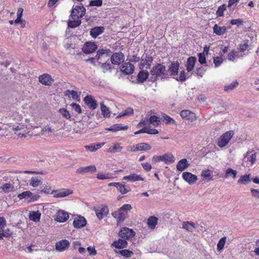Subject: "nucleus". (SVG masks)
Listing matches in <instances>:
<instances>
[{
	"instance_id": "obj_1",
	"label": "nucleus",
	"mask_w": 259,
	"mask_h": 259,
	"mask_svg": "<svg viewBox=\"0 0 259 259\" xmlns=\"http://www.w3.org/2000/svg\"><path fill=\"white\" fill-rule=\"evenodd\" d=\"M150 72L152 76L151 78L153 80H156L159 77L161 79L168 78V75L166 72L165 66L161 64H157L153 66Z\"/></svg>"
},
{
	"instance_id": "obj_2",
	"label": "nucleus",
	"mask_w": 259,
	"mask_h": 259,
	"mask_svg": "<svg viewBox=\"0 0 259 259\" xmlns=\"http://www.w3.org/2000/svg\"><path fill=\"white\" fill-rule=\"evenodd\" d=\"M152 160L154 163L163 161L166 164H169L175 162V158L171 153H167L162 156H154Z\"/></svg>"
},
{
	"instance_id": "obj_3",
	"label": "nucleus",
	"mask_w": 259,
	"mask_h": 259,
	"mask_svg": "<svg viewBox=\"0 0 259 259\" xmlns=\"http://www.w3.org/2000/svg\"><path fill=\"white\" fill-rule=\"evenodd\" d=\"M234 134L233 131H229L223 134L219 139L218 146L220 148L225 147Z\"/></svg>"
},
{
	"instance_id": "obj_4",
	"label": "nucleus",
	"mask_w": 259,
	"mask_h": 259,
	"mask_svg": "<svg viewBox=\"0 0 259 259\" xmlns=\"http://www.w3.org/2000/svg\"><path fill=\"white\" fill-rule=\"evenodd\" d=\"M85 14V9L83 6H76L73 8L71 17L72 19H78L82 18Z\"/></svg>"
},
{
	"instance_id": "obj_5",
	"label": "nucleus",
	"mask_w": 259,
	"mask_h": 259,
	"mask_svg": "<svg viewBox=\"0 0 259 259\" xmlns=\"http://www.w3.org/2000/svg\"><path fill=\"white\" fill-rule=\"evenodd\" d=\"M153 61V57L150 55L146 54L145 57H142L140 63V68L141 69H145L146 70L149 69L151 67V64Z\"/></svg>"
},
{
	"instance_id": "obj_6",
	"label": "nucleus",
	"mask_w": 259,
	"mask_h": 259,
	"mask_svg": "<svg viewBox=\"0 0 259 259\" xmlns=\"http://www.w3.org/2000/svg\"><path fill=\"white\" fill-rule=\"evenodd\" d=\"M135 235V233L132 229L126 227L123 228L119 232V236L126 240L133 238Z\"/></svg>"
},
{
	"instance_id": "obj_7",
	"label": "nucleus",
	"mask_w": 259,
	"mask_h": 259,
	"mask_svg": "<svg viewBox=\"0 0 259 259\" xmlns=\"http://www.w3.org/2000/svg\"><path fill=\"white\" fill-rule=\"evenodd\" d=\"M98 47L94 42L88 41L85 42L82 48V50L84 53L91 54L96 51Z\"/></svg>"
},
{
	"instance_id": "obj_8",
	"label": "nucleus",
	"mask_w": 259,
	"mask_h": 259,
	"mask_svg": "<svg viewBox=\"0 0 259 259\" xmlns=\"http://www.w3.org/2000/svg\"><path fill=\"white\" fill-rule=\"evenodd\" d=\"M124 56L121 52L114 53L111 57V62L114 65H119L123 62Z\"/></svg>"
},
{
	"instance_id": "obj_9",
	"label": "nucleus",
	"mask_w": 259,
	"mask_h": 259,
	"mask_svg": "<svg viewBox=\"0 0 259 259\" xmlns=\"http://www.w3.org/2000/svg\"><path fill=\"white\" fill-rule=\"evenodd\" d=\"M97 170L96 167L95 165H91L87 166H83L78 167L76 172L78 174L84 175L87 173H94Z\"/></svg>"
},
{
	"instance_id": "obj_10",
	"label": "nucleus",
	"mask_w": 259,
	"mask_h": 259,
	"mask_svg": "<svg viewBox=\"0 0 259 259\" xmlns=\"http://www.w3.org/2000/svg\"><path fill=\"white\" fill-rule=\"evenodd\" d=\"M183 179L189 185H193L197 181V177L190 172H184L182 174Z\"/></svg>"
},
{
	"instance_id": "obj_11",
	"label": "nucleus",
	"mask_w": 259,
	"mask_h": 259,
	"mask_svg": "<svg viewBox=\"0 0 259 259\" xmlns=\"http://www.w3.org/2000/svg\"><path fill=\"white\" fill-rule=\"evenodd\" d=\"M39 81L44 85L50 86L54 81L51 76L48 74L44 73L38 77Z\"/></svg>"
},
{
	"instance_id": "obj_12",
	"label": "nucleus",
	"mask_w": 259,
	"mask_h": 259,
	"mask_svg": "<svg viewBox=\"0 0 259 259\" xmlns=\"http://www.w3.org/2000/svg\"><path fill=\"white\" fill-rule=\"evenodd\" d=\"M111 214L113 217L116 219L117 223L118 224L125 220L127 213L125 211H120V208H119L118 210L112 212Z\"/></svg>"
},
{
	"instance_id": "obj_13",
	"label": "nucleus",
	"mask_w": 259,
	"mask_h": 259,
	"mask_svg": "<svg viewBox=\"0 0 259 259\" xmlns=\"http://www.w3.org/2000/svg\"><path fill=\"white\" fill-rule=\"evenodd\" d=\"M134 69V65L130 62L124 63L120 68L121 71L126 75L133 73Z\"/></svg>"
},
{
	"instance_id": "obj_14",
	"label": "nucleus",
	"mask_w": 259,
	"mask_h": 259,
	"mask_svg": "<svg viewBox=\"0 0 259 259\" xmlns=\"http://www.w3.org/2000/svg\"><path fill=\"white\" fill-rule=\"evenodd\" d=\"M87 224L85 219L81 216L76 217L73 222L74 228L78 229L84 227Z\"/></svg>"
},
{
	"instance_id": "obj_15",
	"label": "nucleus",
	"mask_w": 259,
	"mask_h": 259,
	"mask_svg": "<svg viewBox=\"0 0 259 259\" xmlns=\"http://www.w3.org/2000/svg\"><path fill=\"white\" fill-rule=\"evenodd\" d=\"M85 104L89 108L94 110L97 107V104L95 100L91 95H87L83 99Z\"/></svg>"
},
{
	"instance_id": "obj_16",
	"label": "nucleus",
	"mask_w": 259,
	"mask_h": 259,
	"mask_svg": "<svg viewBox=\"0 0 259 259\" xmlns=\"http://www.w3.org/2000/svg\"><path fill=\"white\" fill-rule=\"evenodd\" d=\"M95 212L97 218L101 220L108 213V208L106 206L98 207L95 209Z\"/></svg>"
},
{
	"instance_id": "obj_17",
	"label": "nucleus",
	"mask_w": 259,
	"mask_h": 259,
	"mask_svg": "<svg viewBox=\"0 0 259 259\" xmlns=\"http://www.w3.org/2000/svg\"><path fill=\"white\" fill-rule=\"evenodd\" d=\"M180 116L182 118L186 119L191 121L195 120L196 118L195 114L188 110H182L180 112Z\"/></svg>"
},
{
	"instance_id": "obj_18",
	"label": "nucleus",
	"mask_w": 259,
	"mask_h": 259,
	"mask_svg": "<svg viewBox=\"0 0 259 259\" xmlns=\"http://www.w3.org/2000/svg\"><path fill=\"white\" fill-rule=\"evenodd\" d=\"M73 191L68 189H64L61 191H53L51 193L54 194V197L55 198L64 197L72 194Z\"/></svg>"
},
{
	"instance_id": "obj_19",
	"label": "nucleus",
	"mask_w": 259,
	"mask_h": 259,
	"mask_svg": "<svg viewBox=\"0 0 259 259\" xmlns=\"http://www.w3.org/2000/svg\"><path fill=\"white\" fill-rule=\"evenodd\" d=\"M69 218V215L67 212L64 210H59L57 212L55 220L58 222L63 223Z\"/></svg>"
},
{
	"instance_id": "obj_20",
	"label": "nucleus",
	"mask_w": 259,
	"mask_h": 259,
	"mask_svg": "<svg viewBox=\"0 0 259 259\" xmlns=\"http://www.w3.org/2000/svg\"><path fill=\"white\" fill-rule=\"evenodd\" d=\"M179 66L180 64L178 62H171L168 68V71L170 75L175 77L178 75Z\"/></svg>"
},
{
	"instance_id": "obj_21",
	"label": "nucleus",
	"mask_w": 259,
	"mask_h": 259,
	"mask_svg": "<svg viewBox=\"0 0 259 259\" xmlns=\"http://www.w3.org/2000/svg\"><path fill=\"white\" fill-rule=\"evenodd\" d=\"M190 165L188 160L186 158L181 159L178 162L176 165L177 170L183 171L187 168Z\"/></svg>"
},
{
	"instance_id": "obj_22",
	"label": "nucleus",
	"mask_w": 259,
	"mask_h": 259,
	"mask_svg": "<svg viewBox=\"0 0 259 259\" xmlns=\"http://www.w3.org/2000/svg\"><path fill=\"white\" fill-rule=\"evenodd\" d=\"M69 246V242L66 239H64L56 243V249L59 251H63L68 248Z\"/></svg>"
},
{
	"instance_id": "obj_23",
	"label": "nucleus",
	"mask_w": 259,
	"mask_h": 259,
	"mask_svg": "<svg viewBox=\"0 0 259 259\" xmlns=\"http://www.w3.org/2000/svg\"><path fill=\"white\" fill-rule=\"evenodd\" d=\"M105 30L103 26H96L91 29L90 35L93 38H96L98 35L102 34Z\"/></svg>"
},
{
	"instance_id": "obj_24",
	"label": "nucleus",
	"mask_w": 259,
	"mask_h": 259,
	"mask_svg": "<svg viewBox=\"0 0 259 259\" xmlns=\"http://www.w3.org/2000/svg\"><path fill=\"white\" fill-rule=\"evenodd\" d=\"M111 246L117 248H123L127 247V242L124 239H119L117 240L114 241L112 243Z\"/></svg>"
},
{
	"instance_id": "obj_25",
	"label": "nucleus",
	"mask_w": 259,
	"mask_h": 259,
	"mask_svg": "<svg viewBox=\"0 0 259 259\" xmlns=\"http://www.w3.org/2000/svg\"><path fill=\"white\" fill-rule=\"evenodd\" d=\"M196 61L197 59L195 57H190L188 58L186 64V69L188 72L191 71L194 69Z\"/></svg>"
},
{
	"instance_id": "obj_26",
	"label": "nucleus",
	"mask_w": 259,
	"mask_h": 259,
	"mask_svg": "<svg viewBox=\"0 0 259 259\" xmlns=\"http://www.w3.org/2000/svg\"><path fill=\"white\" fill-rule=\"evenodd\" d=\"M123 149V147L121 146V144L119 143H113V145L110 146L108 149L107 152L109 153H117L120 152Z\"/></svg>"
},
{
	"instance_id": "obj_27",
	"label": "nucleus",
	"mask_w": 259,
	"mask_h": 259,
	"mask_svg": "<svg viewBox=\"0 0 259 259\" xmlns=\"http://www.w3.org/2000/svg\"><path fill=\"white\" fill-rule=\"evenodd\" d=\"M149 73L146 70L141 69L137 76V80L138 82L143 83L148 77Z\"/></svg>"
},
{
	"instance_id": "obj_28",
	"label": "nucleus",
	"mask_w": 259,
	"mask_h": 259,
	"mask_svg": "<svg viewBox=\"0 0 259 259\" xmlns=\"http://www.w3.org/2000/svg\"><path fill=\"white\" fill-rule=\"evenodd\" d=\"M127 128V125L122 126L121 124H115L111 125L110 127L107 128L106 130L115 132L120 130H126Z\"/></svg>"
},
{
	"instance_id": "obj_29",
	"label": "nucleus",
	"mask_w": 259,
	"mask_h": 259,
	"mask_svg": "<svg viewBox=\"0 0 259 259\" xmlns=\"http://www.w3.org/2000/svg\"><path fill=\"white\" fill-rule=\"evenodd\" d=\"M247 161L250 163V165H253L256 160V154L254 151H248L245 155Z\"/></svg>"
},
{
	"instance_id": "obj_30",
	"label": "nucleus",
	"mask_w": 259,
	"mask_h": 259,
	"mask_svg": "<svg viewBox=\"0 0 259 259\" xmlns=\"http://www.w3.org/2000/svg\"><path fill=\"white\" fill-rule=\"evenodd\" d=\"M65 95L66 96H68L69 98H71L76 101H80V99L79 95H78L77 92L75 91H70L68 90L65 92Z\"/></svg>"
},
{
	"instance_id": "obj_31",
	"label": "nucleus",
	"mask_w": 259,
	"mask_h": 259,
	"mask_svg": "<svg viewBox=\"0 0 259 259\" xmlns=\"http://www.w3.org/2000/svg\"><path fill=\"white\" fill-rule=\"evenodd\" d=\"M123 180H128L130 182H136L139 181H144V179L140 175L137 174H132L129 176H124L123 178Z\"/></svg>"
},
{
	"instance_id": "obj_32",
	"label": "nucleus",
	"mask_w": 259,
	"mask_h": 259,
	"mask_svg": "<svg viewBox=\"0 0 259 259\" xmlns=\"http://www.w3.org/2000/svg\"><path fill=\"white\" fill-rule=\"evenodd\" d=\"M14 186L13 184L8 183L3 184L1 187L0 189L1 190V192L9 193L12 192L14 190Z\"/></svg>"
},
{
	"instance_id": "obj_33",
	"label": "nucleus",
	"mask_w": 259,
	"mask_h": 259,
	"mask_svg": "<svg viewBox=\"0 0 259 259\" xmlns=\"http://www.w3.org/2000/svg\"><path fill=\"white\" fill-rule=\"evenodd\" d=\"M213 32L218 35L224 34L227 31V29L226 26H219L217 24H215L213 27Z\"/></svg>"
},
{
	"instance_id": "obj_34",
	"label": "nucleus",
	"mask_w": 259,
	"mask_h": 259,
	"mask_svg": "<svg viewBox=\"0 0 259 259\" xmlns=\"http://www.w3.org/2000/svg\"><path fill=\"white\" fill-rule=\"evenodd\" d=\"M182 228L189 232H193L196 228L195 224L190 222H185L183 223Z\"/></svg>"
},
{
	"instance_id": "obj_35",
	"label": "nucleus",
	"mask_w": 259,
	"mask_h": 259,
	"mask_svg": "<svg viewBox=\"0 0 259 259\" xmlns=\"http://www.w3.org/2000/svg\"><path fill=\"white\" fill-rule=\"evenodd\" d=\"M42 184L41 179L39 177H33L31 178L30 182L29 185L33 187H36L40 186Z\"/></svg>"
},
{
	"instance_id": "obj_36",
	"label": "nucleus",
	"mask_w": 259,
	"mask_h": 259,
	"mask_svg": "<svg viewBox=\"0 0 259 259\" xmlns=\"http://www.w3.org/2000/svg\"><path fill=\"white\" fill-rule=\"evenodd\" d=\"M41 213L39 211H31L29 213V219L34 222H38L40 220Z\"/></svg>"
},
{
	"instance_id": "obj_37",
	"label": "nucleus",
	"mask_w": 259,
	"mask_h": 259,
	"mask_svg": "<svg viewBox=\"0 0 259 259\" xmlns=\"http://www.w3.org/2000/svg\"><path fill=\"white\" fill-rule=\"evenodd\" d=\"M117 189L122 194H126L131 190L130 187L125 185V183H119V185L118 186Z\"/></svg>"
},
{
	"instance_id": "obj_38",
	"label": "nucleus",
	"mask_w": 259,
	"mask_h": 259,
	"mask_svg": "<svg viewBox=\"0 0 259 259\" xmlns=\"http://www.w3.org/2000/svg\"><path fill=\"white\" fill-rule=\"evenodd\" d=\"M115 252L125 258H129L134 254V252L128 249H122L115 251Z\"/></svg>"
},
{
	"instance_id": "obj_39",
	"label": "nucleus",
	"mask_w": 259,
	"mask_h": 259,
	"mask_svg": "<svg viewBox=\"0 0 259 259\" xmlns=\"http://www.w3.org/2000/svg\"><path fill=\"white\" fill-rule=\"evenodd\" d=\"M104 145V143H98V144H95V145H87V146H85L84 147L87 150H88L91 152H94V151H95L97 150L98 149L101 148Z\"/></svg>"
},
{
	"instance_id": "obj_40",
	"label": "nucleus",
	"mask_w": 259,
	"mask_h": 259,
	"mask_svg": "<svg viewBox=\"0 0 259 259\" xmlns=\"http://www.w3.org/2000/svg\"><path fill=\"white\" fill-rule=\"evenodd\" d=\"M158 219L156 217L152 216L147 220V224L150 229H154L157 224Z\"/></svg>"
},
{
	"instance_id": "obj_41",
	"label": "nucleus",
	"mask_w": 259,
	"mask_h": 259,
	"mask_svg": "<svg viewBox=\"0 0 259 259\" xmlns=\"http://www.w3.org/2000/svg\"><path fill=\"white\" fill-rule=\"evenodd\" d=\"M201 176L207 181L212 179V171L209 169L203 170L201 172Z\"/></svg>"
},
{
	"instance_id": "obj_42",
	"label": "nucleus",
	"mask_w": 259,
	"mask_h": 259,
	"mask_svg": "<svg viewBox=\"0 0 259 259\" xmlns=\"http://www.w3.org/2000/svg\"><path fill=\"white\" fill-rule=\"evenodd\" d=\"M250 175H245L240 177L238 180V183L240 184L246 185L251 181L250 179Z\"/></svg>"
},
{
	"instance_id": "obj_43",
	"label": "nucleus",
	"mask_w": 259,
	"mask_h": 259,
	"mask_svg": "<svg viewBox=\"0 0 259 259\" xmlns=\"http://www.w3.org/2000/svg\"><path fill=\"white\" fill-rule=\"evenodd\" d=\"M237 173L236 170H234L231 168H228L226 170L225 178L232 177L234 179L236 178Z\"/></svg>"
},
{
	"instance_id": "obj_44",
	"label": "nucleus",
	"mask_w": 259,
	"mask_h": 259,
	"mask_svg": "<svg viewBox=\"0 0 259 259\" xmlns=\"http://www.w3.org/2000/svg\"><path fill=\"white\" fill-rule=\"evenodd\" d=\"M31 195L32 192H31L30 191H26L19 194L17 197L20 200L26 199L28 201V200L30 199Z\"/></svg>"
},
{
	"instance_id": "obj_45",
	"label": "nucleus",
	"mask_w": 259,
	"mask_h": 259,
	"mask_svg": "<svg viewBox=\"0 0 259 259\" xmlns=\"http://www.w3.org/2000/svg\"><path fill=\"white\" fill-rule=\"evenodd\" d=\"M238 82L236 80L231 82L230 84L226 85L224 87V91L226 92H229L234 89L238 85Z\"/></svg>"
},
{
	"instance_id": "obj_46",
	"label": "nucleus",
	"mask_w": 259,
	"mask_h": 259,
	"mask_svg": "<svg viewBox=\"0 0 259 259\" xmlns=\"http://www.w3.org/2000/svg\"><path fill=\"white\" fill-rule=\"evenodd\" d=\"M149 124H152L154 126H156L159 125L160 123V120L159 118L155 115H152L148 118Z\"/></svg>"
},
{
	"instance_id": "obj_47",
	"label": "nucleus",
	"mask_w": 259,
	"mask_h": 259,
	"mask_svg": "<svg viewBox=\"0 0 259 259\" xmlns=\"http://www.w3.org/2000/svg\"><path fill=\"white\" fill-rule=\"evenodd\" d=\"M59 112L61 115L67 119H71V116L69 111L65 108H62L59 110Z\"/></svg>"
},
{
	"instance_id": "obj_48",
	"label": "nucleus",
	"mask_w": 259,
	"mask_h": 259,
	"mask_svg": "<svg viewBox=\"0 0 259 259\" xmlns=\"http://www.w3.org/2000/svg\"><path fill=\"white\" fill-rule=\"evenodd\" d=\"M101 109L104 117H109L110 116V112L109 109L103 103H101Z\"/></svg>"
},
{
	"instance_id": "obj_49",
	"label": "nucleus",
	"mask_w": 259,
	"mask_h": 259,
	"mask_svg": "<svg viewBox=\"0 0 259 259\" xmlns=\"http://www.w3.org/2000/svg\"><path fill=\"white\" fill-rule=\"evenodd\" d=\"M139 151H148L151 149V146L147 143L138 144Z\"/></svg>"
},
{
	"instance_id": "obj_50",
	"label": "nucleus",
	"mask_w": 259,
	"mask_h": 259,
	"mask_svg": "<svg viewBox=\"0 0 259 259\" xmlns=\"http://www.w3.org/2000/svg\"><path fill=\"white\" fill-rule=\"evenodd\" d=\"M81 21L78 19H73L69 21L68 22V26L70 28H75L79 26L81 24Z\"/></svg>"
},
{
	"instance_id": "obj_51",
	"label": "nucleus",
	"mask_w": 259,
	"mask_h": 259,
	"mask_svg": "<svg viewBox=\"0 0 259 259\" xmlns=\"http://www.w3.org/2000/svg\"><path fill=\"white\" fill-rule=\"evenodd\" d=\"M112 178V175L109 173H102L99 172L97 175V178L98 180H106V179H110Z\"/></svg>"
},
{
	"instance_id": "obj_52",
	"label": "nucleus",
	"mask_w": 259,
	"mask_h": 259,
	"mask_svg": "<svg viewBox=\"0 0 259 259\" xmlns=\"http://www.w3.org/2000/svg\"><path fill=\"white\" fill-rule=\"evenodd\" d=\"M227 6L226 4H223L222 5L220 6L217 12H216V15L218 17H223L224 16V12L226 10Z\"/></svg>"
},
{
	"instance_id": "obj_53",
	"label": "nucleus",
	"mask_w": 259,
	"mask_h": 259,
	"mask_svg": "<svg viewBox=\"0 0 259 259\" xmlns=\"http://www.w3.org/2000/svg\"><path fill=\"white\" fill-rule=\"evenodd\" d=\"M226 241V237H222L217 244V249L219 251H221L224 248Z\"/></svg>"
},
{
	"instance_id": "obj_54",
	"label": "nucleus",
	"mask_w": 259,
	"mask_h": 259,
	"mask_svg": "<svg viewBox=\"0 0 259 259\" xmlns=\"http://www.w3.org/2000/svg\"><path fill=\"white\" fill-rule=\"evenodd\" d=\"M238 54V52L235 50L231 51L228 55V59L230 61L233 62L235 59L237 57Z\"/></svg>"
},
{
	"instance_id": "obj_55",
	"label": "nucleus",
	"mask_w": 259,
	"mask_h": 259,
	"mask_svg": "<svg viewBox=\"0 0 259 259\" xmlns=\"http://www.w3.org/2000/svg\"><path fill=\"white\" fill-rule=\"evenodd\" d=\"M248 40H244L243 43L239 45V47L238 48V49L239 52H243L245 51L248 48Z\"/></svg>"
},
{
	"instance_id": "obj_56",
	"label": "nucleus",
	"mask_w": 259,
	"mask_h": 259,
	"mask_svg": "<svg viewBox=\"0 0 259 259\" xmlns=\"http://www.w3.org/2000/svg\"><path fill=\"white\" fill-rule=\"evenodd\" d=\"M177 81L183 82L186 79V73L184 70L181 71L180 74L179 76L174 77Z\"/></svg>"
},
{
	"instance_id": "obj_57",
	"label": "nucleus",
	"mask_w": 259,
	"mask_h": 259,
	"mask_svg": "<svg viewBox=\"0 0 259 259\" xmlns=\"http://www.w3.org/2000/svg\"><path fill=\"white\" fill-rule=\"evenodd\" d=\"M70 106H71L72 109L74 110L78 114H81L82 113L81 107L79 104H77L75 103H72L71 104H70Z\"/></svg>"
},
{
	"instance_id": "obj_58",
	"label": "nucleus",
	"mask_w": 259,
	"mask_h": 259,
	"mask_svg": "<svg viewBox=\"0 0 259 259\" xmlns=\"http://www.w3.org/2000/svg\"><path fill=\"white\" fill-rule=\"evenodd\" d=\"M163 120L165 121V123L166 124H175L176 121L175 120L171 118L170 116L164 115L163 116Z\"/></svg>"
},
{
	"instance_id": "obj_59",
	"label": "nucleus",
	"mask_w": 259,
	"mask_h": 259,
	"mask_svg": "<svg viewBox=\"0 0 259 259\" xmlns=\"http://www.w3.org/2000/svg\"><path fill=\"white\" fill-rule=\"evenodd\" d=\"M133 113V109L131 108H128L124 111H123L120 114L118 115L117 117H121L123 116L130 115Z\"/></svg>"
},
{
	"instance_id": "obj_60",
	"label": "nucleus",
	"mask_w": 259,
	"mask_h": 259,
	"mask_svg": "<svg viewBox=\"0 0 259 259\" xmlns=\"http://www.w3.org/2000/svg\"><path fill=\"white\" fill-rule=\"evenodd\" d=\"M223 63V59L222 57H217L213 58V63L215 68L220 66Z\"/></svg>"
},
{
	"instance_id": "obj_61",
	"label": "nucleus",
	"mask_w": 259,
	"mask_h": 259,
	"mask_svg": "<svg viewBox=\"0 0 259 259\" xmlns=\"http://www.w3.org/2000/svg\"><path fill=\"white\" fill-rule=\"evenodd\" d=\"M205 72V69L203 67H200L197 68L195 70V74L199 76L200 77H202V76L204 74Z\"/></svg>"
},
{
	"instance_id": "obj_62",
	"label": "nucleus",
	"mask_w": 259,
	"mask_h": 259,
	"mask_svg": "<svg viewBox=\"0 0 259 259\" xmlns=\"http://www.w3.org/2000/svg\"><path fill=\"white\" fill-rule=\"evenodd\" d=\"M120 208V211H123L127 213L128 210H130L132 207L131 204H123Z\"/></svg>"
},
{
	"instance_id": "obj_63",
	"label": "nucleus",
	"mask_w": 259,
	"mask_h": 259,
	"mask_svg": "<svg viewBox=\"0 0 259 259\" xmlns=\"http://www.w3.org/2000/svg\"><path fill=\"white\" fill-rule=\"evenodd\" d=\"M101 68L103 72H106L111 69V66L109 63H104L102 64Z\"/></svg>"
},
{
	"instance_id": "obj_64",
	"label": "nucleus",
	"mask_w": 259,
	"mask_h": 259,
	"mask_svg": "<svg viewBox=\"0 0 259 259\" xmlns=\"http://www.w3.org/2000/svg\"><path fill=\"white\" fill-rule=\"evenodd\" d=\"M2 234L3 237H8L12 235V232L9 229H2Z\"/></svg>"
}]
</instances>
